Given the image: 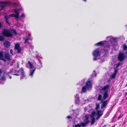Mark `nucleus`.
<instances>
[{"label":"nucleus","mask_w":127,"mask_h":127,"mask_svg":"<svg viewBox=\"0 0 127 127\" xmlns=\"http://www.w3.org/2000/svg\"><path fill=\"white\" fill-rule=\"evenodd\" d=\"M38 69H40L41 68L42 66V64L41 63H38V64H37Z\"/></svg>","instance_id":"obj_31"},{"label":"nucleus","mask_w":127,"mask_h":127,"mask_svg":"<svg viewBox=\"0 0 127 127\" xmlns=\"http://www.w3.org/2000/svg\"><path fill=\"white\" fill-rule=\"evenodd\" d=\"M23 39L24 40V44H26L29 41V38L28 36L23 37Z\"/></svg>","instance_id":"obj_24"},{"label":"nucleus","mask_w":127,"mask_h":127,"mask_svg":"<svg viewBox=\"0 0 127 127\" xmlns=\"http://www.w3.org/2000/svg\"><path fill=\"white\" fill-rule=\"evenodd\" d=\"M19 73V75L21 76L20 79L21 80L26 78V76L25 74V72L24 70V69L22 67H21V68L18 70Z\"/></svg>","instance_id":"obj_2"},{"label":"nucleus","mask_w":127,"mask_h":127,"mask_svg":"<svg viewBox=\"0 0 127 127\" xmlns=\"http://www.w3.org/2000/svg\"><path fill=\"white\" fill-rule=\"evenodd\" d=\"M100 105L99 103L96 104V106L95 109L96 110H97L99 108Z\"/></svg>","instance_id":"obj_28"},{"label":"nucleus","mask_w":127,"mask_h":127,"mask_svg":"<svg viewBox=\"0 0 127 127\" xmlns=\"http://www.w3.org/2000/svg\"><path fill=\"white\" fill-rule=\"evenodd\" d=\"M106 126L105 125H104L102 127H105Z\"/></svg>","instance_id":"obj_50"},{"label":"nucleus","mask_w":127,"mask_h":127,"mask_svg":"<svg viewBox=\"0 0 127 127\" xmlns=\"http://www.w3.org/2000/svg\"><path fill=\"white\" fill-rule=\"evenodd\" d=\"M1 5H0V7L2 9H4L5 7H6V6H5V5L4 4H1Z\"/></svg>","instance_id":"obj_34"},{"label":"nucleus","mask_w":127,"mask_h":127,"mask_svg":"<svg viewBox=\"0 0 127 127\" xmlns=\"http://www.w3.org/2000/svg\"><path fill=\"white\" fill-rule=\"evenodd\" d=\"M97 58L96 57H94L93 58V60L94 61L97 60Z\"/></svg>","instance_id":"obj_45"},{"label":"nucleus","mask_w":127,"mask_h":127,"mask_svg":"<svg viewBox=\"0 0 127 127\" xmlns=\"http://www.w3.org/2000/svg\"><path fill=\"white\" fill-rule=\"evenodd\" d=\"M114 71L113 73L111 75V77L109 79L112 80L113 79H115L116 75L117 72L118 71V69L114 68Z\"/></svg>","instance_id":"obj_7"},{"label":"nucleus","mask_w":127,"mask_h":127,"mask_svg":"<svg viewBox=\"0 0 127 127\" xmlns=\"http://www.w3.org/2000/svg\"><path fill=\"white\" fill-rule=\"evenodd\" d=\"M102 97V95L100 94H99L98 96V97L97 98V100H102V99L101 98Z\"/></svg>","instance_id":"obj_30"},{"label":"nucleus","mask_w":127,"mask_h":127,"mask_svg":"<svg viewBox=\"0 0 127 127\" xmlns=\"http://www.w3.org/2000/svg\"><path fill=\"white\" fill-rule=\"evenodd\" d=\"M123 49L124 50H127V45L125 44H124L123 45Z\"/></svg>","instance_id":"obj_29"},{"label":"nucleus","mask_w":127,"mask_h":127,"mask_svg":"<svg viewBox=\"0 0 127 127\" xmlns=\"http://www.w3.org/2000/svg\"><path fill=\"white\" fill-rule=\"evenodd\" d=\"M4 57L8 61H11V59L9 53H5L4 54Z\"/></svg>","instance_id":"obj_14"},{"label":"nucleus","mask_w":127,"mask_h":127,"mask_svg":"<svg viewBox=\"0 0 127 127\" xmlns=\"http://www.w3.org/2000/svg\"><path fill=\"white\" fill-rule=\"evenodd\" d=\"M126 56L124 55L123 52H120L118 56V59L120 61H123Z\"/></svg>","instance_id":"obj_3"},{"label":"nucleus","mask_w":127,"mask_h":127,"mask_svg":"<svg viewBox=\"0 0 127 127\" xmlns=\"http://www.w3.org/2000/svg\"><path fill=\"white\" fill-rule=\"evenodd\" d=\"M10 53L11 54H12V55H13V50L12 49H11L10 50Z\"/></svg>","instance_id":"obj_41"},{"label":"nucleus","mask_w":127,"mask_h":127,"mask_svg":"<svg viewBox=\"0 0 127 127\" xmlns=\"http://www.w3.org/2000/svg\"><path fill=\"white\" fill-rule=\"evenodd\" d=\"M92 84L91 81L90 80L87 81L86 83V86L87 87V88L90 89L91 87Z\"/></svg>","instance_id":"obj_12"},{"label":"nucleus","mask_w":127,"mask_h":127,"mask_svg":"<svg viewBox=\"0 0 127 127\" xmlns=\"http://www.w3.org/2000/svg\"><path fill=\"white\" fill-rule=\"evenodd\" d=\"M85 117L86 118L84 120V121L85 122H82V125L84 126H86L90 122V120H89V116L88 115L86 114L85 116Z\"/></svg>","instance_id":"obj_5"},{"label":"nucleus","mask_w":127,"mask_h":127,"mask_svg":"<svg viewBox=\"0 0 127 127\" xmlns=\"http://www.w3.org/2000/svg\"><path fill=\"white\" fill-rule=\"evenodd\" d=\"M17 3L16 2H13L12 3V4H11V5H17Z\"/></svg>","instance_id":"obj_40"},{"label":"nucleus","mask_w":127,"mask_h":127,"mask_svg":"<svg viewBox=\"0 0 127 127\" xmlns=\"http://www.w3.org/2000/svg\"><path fill=\"white\" fill-rule=\"evenodd\" d=\"M94 71L95 72V70H94Z\"/></svg>","instance_id":"obj_57"},{"label":"nucleus","mask_w":127,"mask_h":127,"mask_svg":"<svg viewBox=\"0 0 127 127\" xmlns=\"http://www.w3.org/2000/svg\"><path fill=\"white\" fill-rule=\"evenodd\" d=\"M14 11L15 13L16 14H12L9 15V16H11V17H14L16 19L18 18L20 14L19 11L16 9H15Z\"/></svg>","instance_id":"obj_6"},{"label":"nucleus","mask_w":127,"mask_h":127,"mask_svg":"<svg viewBox=\"0 0 127 127\" xmlns=\"http://www.w3.org/2000/svg\"><path fill=\"white\" fill-rule=\"evenodd\" d=\"M14 69L13 68L11 69L9 72V73H13L14 71Z\"/></svg>","instance_id":"obj_36"},{"label":"nucleus","mask_w":127,"mask_h":127,"mask_svg":"<svg viewBox=\"0 0 127 127\" xmlns=\"http://www.w3.org/2000/svg\"><path fill=\"white\" fill-rule=\"evenodd\" d=\"M95 76L96 77V74H95Z\"/></svg>","instance_id":"obj_55"},{"label":"nucleus","mask_w":127,"mask_h":127,"mask_svg":"<svg viewBox=\"0 0 127 127\" xmlns=\"http://www.w3.org/2000/svg\"><path fill=\"white\" fill-rule=\"evenodd\" d=\"M0 79L2 81L5 80L6 79L5 76H2V77L0 78Z\"/></svg>","instance_id":"obj_32"},{"label":"nucleus","mask_w":127,"mask_h":127,"mask_svg":"<svg viewBox=\"0 0 127 127\" xmlns=\"http://www.w3.org/2000/svg\"><path fill=\"white\" fill-rule=\"evenodd\" d=\"M8 16L7 15H5L4 16V18L5 19V22L6 23L8 24L9 25V23L8 22Z\"/></svg>","instance_id":"obj_23"},{"label":"nucleus","mask_w":127,"mask_h":127,"mask_svg":"<svg viewBox=\"0 0 127 127\" xmlns=\"http://www.w3.org/2000/svg\"><path fill=\"white\" fill-rule=\"evenodd\" d=\"M3 45L6 48H7L10 46V43L8 41H6L3 43Z\"/></svg>","instance_id":"obj_11"},{"label":"nucleus","mask_w":127,"mask_h":127,"mask_svg":"<svg viewBox=\"0 0 127 127\" xmlns=\"http://www.w3.org/2000/svg\"><path fill=\"white\" fill-rule=\"evenodd\" d=\"M104 109L103 111H102L100 110H97L96 113V115H97V117L96 118V119L97 120H99L103 114V112Z\"/></svg>","instance_id":"obj_4"},{"label":"nucleus","mask_w":127,"mask_h":127,"mask_svg":"<svg viewBox=\"0 0 127 127\" xmlns=\"http://www.w3.org/2000/svg\"><path fill=\"white\" fill-rule=\"evenodd\" d=\"M31 35V34H29L28 35V36H30Z\"/></svg>","instance_id":"obj_52"},{"label":"nucleus","mask_w":127,"mask_h":127,"mask_svg":"<svg viewBox=\"0 0 127 127\" xmlns=\"http://www.w3.org/2000/svg\"><path fill=\"white\" fill-rule=\"evenodd\" d=\"M124 95H125V96H126L127 95V92H125V93H124Z\"/></svg>","instance_id":"obj_47"},{"label":"nucleus","mask_w":127,"mask_h":127,"mask_svg":"<svg viewBox=\"0 0 127 127\" xmlns=\"http://www.w3.org/2000/svg\"><path fill=\"white\" fill-rule=\"evenodd\" d=\"M96 113L95 112V111H93L91 113V114L90 115V117L91 118H95L94 116Z\"/></svg>","instance_id":"obj_22"},{"label":"nucleus","mask_w":127,"mask_h":127,"mask_svg":"<svg viewBox=\"0 0 127 127\" xmlns=\"http://www.w3.org/2000/svg\"><path fill=\"white\" fill-rule=\"evenodd\" d=\"M67 118L69 119L70 118H71V119H72V118L71 117V116H68L67 117Z\"/></svg>","instance_id":"obj_44"},{"label":"nucleus","mask_w":127,"mask_h":127,"mask_svg":"<svg viewBox=\"0 0 127 127\" xmlns=\"http://www.w3.org/2000/svg\"><path fill=\"white\" fill-rule=\"evenodd\" d=\"M123 114H121L118 117V120H119L120 118H122L123 116Z\"/></svg>","instance_id":"obj_35"},{"label":"nucleus","mask_w":127,"mask_h":127,"mask_svg":"<svg viewBox=\"0 0 127 127\" xmlns=\"http://www.w3.org/2000/svg\"><path fill=\"white\" fill-rule=\"evenodd\" d=\"M83 0L85 2H86L87 1V0Z\"/></svg>","instance_id":"obj_51"},{"label":"nucleus","mask_w":127,"mask_h":127,"mask_svg":"<svg viewBox=\"0 0 127 127\" xmlns=\"http://www.w3.org/2000/svg\"><path fill=\"white\" fill-rule=\"evenodd\" d=\"M30 73L29 74L30 76L32 77L34 73L36 70L35 67L33 69H30Z\"/></svg>","instance_id":"obj_15"},{"label":"nucleus","mask_w":127,"mask_h":127,"mask_svg":"<svg viewBox=\"0 0 127 127\" xmlns=\"http://www.w3.org/2000/svg\"><path fill=\"white\" fill-rule=\"evenodd\" d=\"M2 73V71L1 69H0V76H1V74Z\"/></svg>","instance_id":"obj_42"},{"label":"nucleus","mask_w":127,"mask_h":127,"mask_svg":"<svg viewBox=\"0 0 127 127\" xmlns=\"http://www.w3.org/2000/svg\"><path fill=\"white\" fill-rule=\"evenodd\" d=\"M108 97V90L105 91L103 94V98L104 99H105Z\"/></svg>","instance_id":"obj_16"},{"label":"nucleus","mask_w":127,"mask_h":127,"mask_svg":"<svg viewBox=\"0 0 127 127\" xmlns=\"http://www.w3.org/2000/svg\"><path fill=\"white\" fill-rule=\"evenodd\" d=\"M109 85L107 84L105 86H104L101 89L103 91H106V90L108 89L109 87Z\"/></svg>","instance_id":"obj_21"},{"label":"nucleus","mask_w":127,"mask_h":127,"mask_svg":"<svg viewBox=\"0 0 127 127\" xmlns=\"http://www.w3.org/2000/svg\"><path fill=\"white\" fill-rule=\"evenodd\" d=\"M107 104V101L106 100L102 102V104L101 105V108L102 109L103 108H105Z\"/></svg>","instance_id":"obj_9"},{"label":"nucleus","mask_w":127,"mask_h":127,"mask_svg":"<svg viewBox=\"0 0 127 127\" xmlns=\"http://www.w3.org/2000/svg\"><path fill=\"white\" fill-rule=\"evenodd\" d=\"M120 65V62H119L117 64H116V68H117Z\"/></svg>","instance_id":"obj_37"},{"label":"nucleus","mask_w":127,"mask_h":127,"mask_svg":"<svg viewBox=\"0 0 127 127\" xmlns=\"http://www.w3.org/2000/svg\"><path fill=\"white\" fill-rule=\"evenodd\" d=\"M4 57L3 52L2 51H0V60L5 62L6 61V60L3 58Z\"/></svg>","instance_id":"obj_17"},{"label":"nucleus","mask_w":127,"mask_h":127,"mask_svg":"<svg viewBox=\"0 0 127 127\" xmlns=\"http://www.w3.org/2000/svg\"><path fill=\"white\" fill-rule=\"evenodd\" d=\"M89 89L87 88L86 86L83 87L82 88V91L83 93H85L86 91V90H88Z\"/></svg>","instance_id":"obj_20"},{"label":"nucleus","mask_w":127,"mask_h":127,"mask_svg":"<svg viewBox=\"0 0 127 127\" xmlns=\"http://www.w3.org/2000/svg\"><path fill=\"white\" fill-rule=\"evenodd\" d=\"M4 40V38L2 36L0 35V41H3Z\"/></svg>","instance_id":"obj_33"},{"label":"nucleus","mask_w":127,"mask_h":127,"mask_svg":"<svg viewBox=\"0 0 127 127\" xmlns=\"http://www.w3.org/2000/svg\"><path fill=\"white\" fill-rule=\"evenodd\" d=\"M9 77L10 79H11L12 78V77L11 76H9Z\"/></svg>","instance_id":"obj_48"},{"label":"nucleus","mask_w":127,"mask_h":127,"mask_svg":"<svg viewBox=\"0 0 127 127\" xmlns=\"http://www.w3.org/2000/svg\"><path fill=\"white\" fill-rule=\"evenodd\" d=\"M27 65H29V67H28L30 69H32V68L33 69L35 67L32 64L30 61H28Z\"/></svg>","instance_id":"obj_19"},{"label":"nucleus","mask_w":127,"mask_h":127,"mask_svg":"<svg viewBox=\"0 0 127 127\" xmlns=\"http://www.w3.org/2000/svg\"><path fill=\"white\" fill-rule=\"evenodd\" d=\"M25 15L24 13L22 14L20 16L21 18H24L25 17Z\"/></svg>","instance_id":"obj_39"},{"label":"nucleus","mask_w":127,"mask_h":127,"mask_svg":"<svg viewBox=\"0 0 127 127\" xmlns=\"http://www.w3.org/2000/svg\"><path fill=\"white\" fill-rule=\"evenodd\" d=\"M79 99V98H77V99Z\"/></svg>","instance_id":"obj_56"},{"label":"nucleus","mask_w":127,"mask_h":127,"mask_svg":"<svg viewBox=\"0 0 127 127\" xmlns=\"http://www.w3.org/2000/svg\"><path fill=\"white\" fill-rule=\"evenodd\" d=\"M32 38H29V39H30V40H32Z\"/></svg>","instance_id":"obj_49"},{"label":"nucleus","mask_w":127,"mask_h":127,"mask_svg":"<svg viewBox=\"0 0 127 127\" xmlns=\"http://www.w3.org/2000/svg\"><path fill=\"white\" fill-rule=\"evenodd\" d=\"M110 46L109 44H108L106 45V46H104L105 48H109L110 47Z\"/></svg>","instance_id":"obj_38"},{"label":"nucleus","mask_w":127,"mask_h":127,"mask_svg":"<svg viewBox=\"0 0 127 127\" xmlns=\"http://www.w3.org/2000/svg\"><path fill=\"white\" fill-rule=\"evenodd\" d=\"M15 49L18 50L17 53H19L21 52L22 49L20 47V44L18 43L16 44L15 46Z\"/></svg>","instance_id":"obj_8"},{"label":"nucleus","mask_w":127,"mask_h":127,"mask_svg":"<svg viewBox=\"0 0 127 127\" xmlns=\"http://www.w3.org/2000/svg\"><path fill=\"white\" fill-rule=\"evenodd\" d=\"M96 46H102L104 45V43L103 41H100L99 42L95 44Z\"/></svg>","instance_id":"obj_18"},{"label":"nucleus","mask_w":127,"mask_h":127,"mask_svg":"<svg viewBox=\"0 0 127 127\" xmlns=\"http://www.w3.org/2000/svg\"><path fill=\"white\" fill-rule=\"evenodd\" d=\"M2 25L1 22H0V29L2 27Z\"/></svg>","instance_id":"obj_43"},{"label":"nucleus","mask_w":127,"mask_h":127,"mask_svg":"<svg viewBox=\"0 0 127 127\" xmlns=\"http://www.w3.org/2000/svg\"><path fill=\"white\" fill-rule=\"evenodd\" d=\"M127 86V84L125 86V87H126Z\"/></svg>","instance_id":"obj_53"},{"label":"nucleus","mask_w":127,"mask_h":127,"mask_svg":"<svg viewBox=\"0 0 127 127\" xmlns=\"http://www.w3.org/2000/svg\"><path fill=\"white\" fill-rule=\"evenodd\" d=\"M19 64H18L17 65V67L18 68H19Z\"/></svg>","instance_id":"obj_46"},{"label":"nucleus","mask_w":127,"mask_h":127,"mask_svg":"<svg viewBox=\"0 0 127 127\" xmlns=\"http://www.w3.org/2000/svg\"><path fill=\"white\" fill-rule=\"evenodd\" d=\"M126 99L127 100V97L126 98Z\"/></svg>","instance_id":"obj_54"},{"label":"nucleus","mask_w":127,"mask_h":127,"mask_svg":"<svg viewBox=\"0 0 127 127\" xmlns=\"http://www.w3.org/2000/svg\"><path fill=\"white\" fill-rule=\"evenodd\" d=\"M99 50L97 49L94 52L93 54V55L94 56L97 57L99 55Z\"/></svg>","instance_id":"obj_13"},{"label":"nucleus","mask_w":127,"mask_h":127,"mask_svg":"<svg viewBox=\"0 0 127 127\" xmlns=\"http://www.w3.org/2000/svg\"><path fill=\"white\" fill-rule=\"evenodd\" d=\"M18 70H14V73L13 74V75L18 76L19 75V73Z\"/></svg>","instance_id":"obj_25"},{"label":"nucleus","mask_w":127,"mask_h":127,"mask_svg":"<svg viewBox=\"0 0 127 127\" xmlns=\"http://www.w3.org/2000/svg\"><path fill=\"white\" fill-rule=\"evenodd\" d=\"M95 122V118H91V125L94 124Z\"/></svg>","instance_id":"obj_26"},{"label":"nucleus","mask_w":127,"mask_h":127,"mask_svg":"<svg viewBox=\"0 0 127 127\" xmlns=\"http://www.w3.org/2000/svg\"><path fill=\"white\" fill-rule=\"evenodd\" d=\"M82 122L80 124H76L74 126V127H80L81 126H82V127H85L86 126H83V125H82Z\"/></svg>","instance_id":"obj_27"},{"label":"nucleus","mask_w":127,"mask_h":127,"mask_svg":"<svg viewBox=\"0 0 127 127\" xmlns=\"http://www.w3.org/2000/svg\"><path fill=\"white\" fill-rule=\"evenodd\" d=\"M12 32L15 35L17 34L16 30L15 29H12L10 30L7 29H5L3 30L2 32V34L3 35L7 37H12L13 36Z\"/></svg>","instance_id":"obj_1"},{"label":"nucleus","mask_w":127,"mask_h":127,"mask_svg":"<svg viewBox=\"0 0 127 127\" xmlns=\"http://www.w3.org/2000/svg\"><path fill=\"white\" fill-rule=\"evenodd\" d=\"M0 4H4L6 6V5L9 6L12 4L11 1H0Z\"/></svg>","instance_id":"obj_10"},{"label":"nucleus","mask_w":127,"mask_h":127,"mask_svg":"<svg viewBox=\"0 0 127 127\" xmlns=\"http://www.w3.org/2000/svg\"><path fill=\"white\" fill-rule=\"evenodd\" d=\"M115 117V116H114L113 117V118H114Z\"/></svg>","instance_id":"obj_58"}]
</instances>
